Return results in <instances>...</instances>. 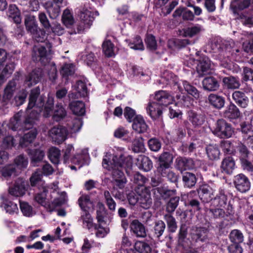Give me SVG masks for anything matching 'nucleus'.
Returning <instances> with one entry per match:
<instances>
[{
	"label": "nucleus",
	"mask_w": 253,
	"mask_h": 253,
	"mask_svg": "<svg viewBox=\"0 0 253 253\" xmlns=\"http://www.w3.org/2000/svg\"><path fill=\"white\" fill-rule=\"evenodd\" d=\"M116 156H113L112 162H109L106 158H104L102 162L103 167L109 170H112V183L115 186L120 189H123L127 182V180L123 172L122 163L116 162Z\"/></svg>",
	"instance_id": "nucleus-1"
},
{
	"label": "nucleus",
	"mask_w": 253,
	"mask_h": 253,
	"mask_svg": "<svg viewBox=\"0 0 253 253\" xmlns=\"http://www.w3.org/2000/svg\"><path fill=\"white\" fill-rule=\"evenodd\" d=\"M239 153V160L242 168L248 172L253 171V154L247 147L243 143H241L238 147Z\"/></svg>",
	"instance_id": "nucleus-2"
},
{
	"label": "nucleus",
	"mask_w": 253,
	"mask_h": 253,
	"mask_svg": "<svg viewBox=\"0 0 253 253\" xmlns=\"http://www.w3.org/2000/svg\"><path fill=\"white\" fill-rule=\"evenodd\" d=\"M155 201L154 205L157 208H160L163 205L161 200L167 201L176 194V190L169 189L167 187L160 186L155 189Z\"/></svg>",
	"instance_id": "nucleus-3"
},
{
	"label": "nucleus",
	"mask_w": 253,
	"mask_h": 253,
	"mask_svg": "<svg viewBox=\"0 0 253 253\" xmlns=\"http://www.w3.org/2000/svg\"><path fill=\"white\" fill-rule=\"evenodd\" d=\"M190 236L192 240L196 243H207L211 240L209 229L205 227H193Z\"/></svg>",
	"instance_id": "nucleus-4"
},
{
	"label": "nucleus",
	"mask_w": 253,
	"mask_h": 253,
	"mask_svg": "<svg viewBox=\"0 0 253 253\" xmlns=\"http://www.w3.org/2000/svg\"><path fill=\"white\" fill-rule=\"evenodd\" d=\"M215 125L213 133L218 136L230 138L234 133V128L231 125L224 119L218 120Z\"/></svg>",
	"instance_id": "nucleus-5"
},
{
	"label": "nucleus",
	"mask_w": 253,
	"mask_h": 253,
	"mask_svg": "<svg viewBox=\"0 0 253 253\" xmlns=\"http://www.w3.org/2000/svg\"><path fill=\"white\" fill-rule=\"evenodd\" d=\"M44 101V96L40 94V88L37 86L31 90L27 109H32L34 107L40 109L43 106Z\"/></svg>",
	"instance_id": "nucleus-6"
},
{
	"label": "nucleus",
	"mask_w": 253,
	"mask_h": 253,
	"mask_svg": "<svg viewBox=\"0 0 253 253\" xmlns=\"http://www.w3.org/2000/svg\"><path fill=\"white\" fill-rule=\"evenodd\" d=\"M233 183L236 190L241 193L247 192L251 187V182L248 177L243 173L234 177Z\"/></svg>",
	"instance_id": "nucleus-7"
},
{
	"label": "nucleus",
	"mask_w": 253,
	"mask_h": 253,
	"mask_svg": "<svg viewBox=\"0 0 253 253\" xmlns=\"http://www.w3.org/2000/svg\"><path fill=\"white\" fill-rule=\"evenodd\" d=\"M67 133L65 127L58 126H54L49 131V135L55 143L60 144L66 139Z\"/></svg>",
	"instance_id": "nucleus-8"
},
{
	"label": "nucleus",
	"mask_w": 253,
	"mask_h": 253,
	"mask_svg": "<svg viewBox=\"0 0 253 253\" xmlns=\"http://www.w3.org/2000/svg\"><path fill=\"white\" fill-rule=\"evenodd\" d=\"M198 161L191 158L179 157L175 160L176 169L179 171L195 168Z\"/></svg>",
	"instance_id": "nucleus-9"
},
{
	"label": "nucleus",
	"mask_w": 253,
	"mask_h": 253,
	"mask_svg": "<svg viewBox=\"0 0 253 253\" xmlns=\"http://www.w3.org/2000/svg\"><path fill=\"white\" fill-rule=\"evenodd\" d=\"M42 70L38 68L34 69L26 77L24 84L30 87L32 85L38 83L43 76Z\"/></svg>",
	"instance_id": "nucleus-10"
},
{
	"label": "nucleus",
	"mask_w": 253,
	"mask_h": 253,
	"mask_svg": "<svg viewBox=\"0 0 253 253\" xmlns=\"http://www.w3.org/2000/svg\"><path fill=\"white\" fill-rule=\"evenodd\" d=\"M241 114L238 107L232 102L227 105L223 112V117L230 120L238 119L241 116Z\"/></svg>",
	"instance_id": "nucleus-11"
},
{
	"label": "nucleus",
	"mask_w": 253,
	"mask_h": 253,
	"mask_svg": "<svg viewBox=\"0 0 253 253\" xmlns=\"http://www.w3.org/2000/svg\"><path fill=\"white\" fill-rule=\"evenodd\" d=\"M232 98L239 107L246 108L248 107L249 99L245 93L239 90H236L232 93Z\"/></svg>",
	"instance_id": "nucleus-12"
},
{
	"label": "nucleus",
	"mask_w": 253,
	"mask_h": 253,
	"mask_svg": "<svg viewBox=\"0 0 253 253\" xmlns=\"http://www.w3.org/2000/svg\"><path fill=\"white\" fill-rule=\"evenodd\" d=\"M198 194L199 198L203 203H208L213 200V190L208 185L201 186L198 190Z\"/></svg>",
	"instance_id": "nucleus-13"
},
{
	"label": "nucleus",
	"mask_w": 253,
	"mask_h": 253,
	"mask_svg": "<svg viewBox=\"0 0 253 253\" xmlns=\"http://www.w3.org/2000/svg\"><path fill=\"white\" fill-rule=\"evenodd\" d=\"M138 203L140 206L145 209H149L152 204V199L150 192L145 188L141 189L138 194Z\"/></svg>",
	"instance_id": "nucleus-14"
},
{
	"label": "nucleus",
	"mask_w": 253,
	"mask_h": 253,
	"mask_svg": "<svg viewBox=\"0 0 253 253\" xmlns=\"http://www.w3.org/2000/svg\"><path fill=\"white\" fill-rule=\"evenodd\" d=\"M155 99L161 106H167L172 103L173 97L165 90H160L155 95Z\"/></svg>",
	"instance_id": "nucleus-15"
},
{
	"label": "nucleus",
	"mask_w": 253,
	"mask_h": 253,
	"mask_svg": "<svg viewBox=\"0 0 253 253\" xmlns=\"http://www.w3.org/2000/svg\"><path fill=\"white\" fill-rule=\"evenodd\" d=\"M130 231L138 237H145L146 236L144 225L138 219H134L129 224Z\"/></svg>",
	"instance_id": "nucleus-16"
},
{
	"label": "nucleus",
	"mask_w": 253,
	"mask_h": 253,
	"mask_svg": "<svg viewBox=\"0 0 253 253\" xmlns=\"http://www.w3.org/2000/svg\"><path fill=\"white\" fill-rule=\"evenodd\" d=\"M221 171L230 175L232 174L235 169V161L231 156H227L224 158L221 164Z\"/></svg>",
	"instance_id": "nucleus-17"
},
{
	"label": "nucleus",
	"mask_w": 253,
	"mask_h": 253,
	"mask_svg": "<svg viewBox=\"0 0 253 253\" xmlns=\"http://www.w3.org/2000/svg\"><path fill=\"white\" fill-rule=\"evenodd\" d=\"M47 50L45 47L41 46L39 47H35L33 49L32 57L34 61H41L42 63L48 62L46 58Z\"/></svg>",
	"instance_id": "nucleus-18"
},
{
	"label": "nucleus",
	"mask_w": 253,
	"mask_h": 253,
	"mask_svg": "<svg viewBox=\"0 0 253 253\" xmlns=\"http://www.w3.org/2000/svg\"><path fill=\"white\" fill-rule=\"evenodd\" d=\"M211 61L207 57H204L198 61L197 72L199 77H202L210 72Z\"/></svg>",
	"instance_id": "nucleus-19"
},
{
	"label": "nucleus",
	"mask_w": 253,
	"mask_h": 253,
	"mask_svg": "<svg viewBox=\"0 0 253 253\" xmlns=\"http://www.w3.org/2000/svg\"><path fill=\"white\" fill-rule=\"evenodd\" d=\"M188 120L194 127H198L202 126L205 122L204 115L198 113L193 110L188 112Z\"/></svg>",
	"instance_id": "nucleus-20"
},
{
	"label": "nucleus",
	"mask_w": 253,
	"mask_h": 253,
	"mask_svg": "<svg viewBox=\"0 0 253 253\" xmlns=\"http://www.w3.org/2000/svg\"><path fill=\"white\" fill-rule=\"evenodd\" d=\"M202 85L205 90L209 91H216L219 88L218 81L213 77L205 78L202 82Z\"/></svg>",
	"instance_id": "nucleus-21"
},
{
	"label": "nucleus",
	"mask_w": 253,
	"mask_h": 253,
	"mask_svg": "<svg viewBox=\"0 0 253 253\" xmlns=\"http://www.w3.org/2000/svg\"><path fill=\"white\" fill-rule=\"evenodd\" d=\"M206 211L211 219L213 220H222L227 215L221 207L207 209Z\"/></svg>",
	"instance_id": "nucleus-22"
},
{
	"label": "nucleus",
	"mask_w": 253,
	"mask_h": 253,
	"mask_svg": "<svg viewBox=\"0 0 253 253\" xmlns=\"http://www.w3.org/2000/svg\"><path fill=\"white\" fill-rule=\"evenodd\" d=\"M227 204V197L223 189H219L213 198L211 205L217 207L224 208Z\"/></svg>",
	"instance_id": "nucleus-23"
},
{
	"label": "nucleus",
	"mask_w": 253,
	"mask_h": 253,
	"mask_svg": "<svg viewBox=\"0 0 253 253\" xmlns=\"http://www.w3.org/2000/svg\"><path fill=\"white\" fill-rule=\"evenodd\" d=\"M58 196L55 198L53 201L48 205V209L50 212L55 210L56 208L60 207L64 205L67 201L66 193L65 192L59 193Z\"/></svg>",
	"instance_id": "nucleus-24"
},
{
	"label": "nucleus",
	"mask_w": 253,
	"mask_h": 253,
	"mask_svg": "<svg viewBox=\"0 0 253 253\" xmlns=\"http://www.w3.org/2000/svg\"><path fill=\"white\" fill-rule=\"evenodd\" d=\"M133 129L138 133H143L147 131L148 126L143 117L140 115L136 116L132 124Z\"/></svg>",
	"instance_id": "nucleus-25"
},
{
	"label": "nucleus",
	"mask_w": 253,
	"mask_h": 253,
	"mask_svg": "<svg viewBox=\"0 0 253 253\" xmlns=\"http://www.w3.org/2000/svg\"><path fill=\"white\" fill-rule=\"evenodd\" d=\"M205 30L203 26L200 24L193 25L183 29V36L192 38L199 35Z\"/></svg>",
	"instance_id": "nucleus-26"
},
{
	"label": "nucleus",
	"mask_w": 253,
	"mask_h": 253,
	"mask_svg": "<svg viewBox=\"0 0 253 253\" xmlns=\"http://www.w3.org/2000/svg\"><path fill=\"white\" fill-rule=\"evenodd\" d=\"M146 110L150 116L153 119H156L162 114V107L157 102L150 103Z\"/></svg>",
	"instance_id": "nucleus-27"
},
{
	"label": "nucleus",
	"mask_w": 253,
	"mask_h": 253,
	"mask_svg": "<svg viewBox=\"0 0 253 253\" xmlns=\"http://www.w3.org/2000/svg\"><path fill=\"white\" fill-rule=\"evenodd\" d=\"M182 178L184 186L188 188L194 187L197 181V177L195 174L190 172H184Z\"/></svg>",
	"instance_id": "nucleus-28"
},
{
	"label": "nucleus",
	"mask_w": 253,
	"mask_h": 253,
	"mask_svg": "<svg viewBox=\"0 0 253 253\" xmlns=\"http://www.w3.org/2000/svg\"><path fill=\"white\" fill-rule=\"evenodd\" d=\"M208 100L211 106L217 109H221L225 105L224 97L216 94H211L208 97Z\"/></svg>",
	"instance_id": "nucleus-29"
},
{
	"label": "nucleus",
	"mask_w": 253,
	"mask_h": 253,
	"mask_svg": "<svg viewBox=\"0 0 253 253\" xmlns=\"http://www.w3.org/2000/svg\"><path fill=\"white\" fill-rule=\"evenodd\" d=\"M40 114L37 111L32 110L27 116L24 122V128L26 130L32 128L39 120Z\"/></svg>",
	"instance_id": "nucleus-30"
},
{
	"label": "nucleus",
	"mask_w": 253,
	"mask_h": 253,
	"mask_svg": "<svg viewBox=\"0 0 253 253\" xmlns=\"http://www.w3.org/2000/svg\"><path fill=\"white\" fill-rule=\"evenodd\" d=\"M37 135V131L36 128L32 129L29 132L25 133L20 140V146L22 147H27L34 141Z\"/></svg>",
	"instance_id": "nucleus-31"
},
{
	"label": "nucleus",
	"mask_w": 253,
	"mask_h": 253,
	"mask_svg": "<svg viewBox=\"0 0 253 253\" xmlns=\"http://www.w3.org/2000/svg\"><path fill=\"white\" fill-rule=\"evenodd\" d=\"M69 107L75 115L82 116L85 113V106L82 101H72L70 103Z\"/></svg>",
	"instance_id": "nucleus-32"
},
{
	"label": "nucleus",
	"mask_w": 253,
	"mask_h": 253,
	"mask_svg": "<svg viewBox=\"0 0 253 253\" xmlns=\"http://www.w3.org/2000/svg\"><path fill=\"white\" fill-rule=\"evenodd\" d=\"M1 175L4 178H10L16 172V159H14L11 164L3 167L0 170Z\"/></svg>",
	"instance_id": "nucleus-33"
},
{
	"label": "nucleus",
	"mask_w": 253,
	"mask_h": 253,
	"mask_svg": "<svg viewBox=\"0 0 253 253\" xmlns=\"http://www.w3.org/2000/svg\"><path fill=\"white\" fill-rule=\"evenodd\" d=\"M25 25L27 31L31 34L39 28L34 16L26 15L25 18Z\"/></svg>",
	"instance_id": "nucleus-34"
},
{
	"label": "nucleus",
	"mask_w": 253,
	"mask_h": 253,
	"mask_svg": "<svg viewBox=\"0 0 253 253\" xmlns=\"http://www.w3.org/2000/svg\"><path fill=\"white\" fill-rule=\"evenodd\" d=\"M180 198L176 195L169 199L166 204V211L167 213L172 214L179 205Z\"/></svg>",
	"instance_id": "nucleus-35"
},
{
	"label": "nucleus",
	"mask_w": 253,
	"mask_h": 253,
	"mask_svg": "<svg viewBox=\"0 0 253 253\" xmlns=\"http://www.w3.org/2000/svg\"><path fill=\"white\" fill-rule=\"evenodd\" d=\"M165 229L166 224L163 221L160 220L156 221L152 230L154 237L160 239L163 235Z\"/></svg>",
	"instance_id": "nucleus-36"
},
{
	"label": "nucleus",
	"mask_w": 253,
	"mask_h": 253,
	"mask_svg": "<svg viewBox=\"0 0 253 253\" xmlns=\"http://www.w3.org/2000/svg\"><path fill=\"white\" fill-rule=\"evenodd\" d=\"M222 82L224 85L228 89H238L240 86L239 81L233 76L223 78Z\"/></svg>",
	"instance_id": "nucleus-37"
},
{
	"label": "nucleus",
	"mask_w": 253,
	"mask_h": 253,
	"mask_svg": "<svg viewBox=\"0 0 253 253\" xmlns=\"http://www.w3.org/2000/svg\"><path fill=\"white\" fill-rule=\"evenodd\" d=\"M208 157L211 160H218L220 154V151L216 145H209L206 147Z\"/></svg>",
	"instance_id": "nucleus-38"
},
{
	"label": "nucleus",
	"mask_w": 253,
	"mask_h": 253,
	"mask_svg": "<svg viewBox=\"0 0 253 253\" xmlns=\"http://www.w3.org/2000/svg\"><path fill=\"white\" fill-rule=\"evenodd\" d=\"M139 167L146 171H149L153 167V163L149 157L140 156L137 158Z\"/></svg>",
	"instance_id": "nucleus-39"
},
{
	"label": "nucleus",
	"mask_w": 253,
	"mask_h": 253,
	"mask_svg": "<svg viewBox=\"0 0 253 253\" xmlns=\"http://www.w3.org/2000/svg\"><path fill=\"white\" fill-rule=\"evenodd\" d=\"M229 239L231 243L241 244L244 241V236L240 230L234 229L230 232Z\"/></svg>",
	"instance_id": "nucleus-40"
},
{
	"label": "nucleus",
	"mask_w": 253,
	"mask_h": 253,
	"mask_svg": "<svg viewBox=\"0 0 253 253\" xmlns=\"http://www.w3.org/2000/svg\"><path fill=\"white\" fill-rule=\"evenodd\" d=\"M164 218L167 224L169 231L171 233L175 232L177 228V222L175 218L171 214L167 213L164 215Z\"/></svg>",
	"instance_id": "nucleus-41"
},
{
	"label": "nucleus",
	"mask_w": 253,
	"mask_h": 253,
	"mask_svg": "<svg viewBox=\"0 0 253 253\" xmlns=\"http://www.w3.org/2000/svg\"><path fill=\"white\" fill-rule=\"evenodd\" d=\"M16 91V82L14 80L8 83L6 85L3 95L4 99L10 100L13 97Z\"/></svg>",
	"instance_id": "nucleus-42"
},
{
	"label": "nucleus",
	"mask_w": 253,
	"mask_h": 253,
	"mask_svg": "<svg viewBox=\"0 0 253 253\" xmlns=\"http://www.w3.org/2000/svg\"><path fill=\"white\" fill-rule=\"evenodd\" d=\"M145 148L142 137H136L132 142V150L135 153H143Z\"/></svg>",
	"instance_id": "nucleus-43"
},
{
	"label": "nucleus",
	"mask_w": 253,
	"mask_h": 253,
	"mask_svg": "<svg viewBox=\"0 0 253 253\" xmlns=\"http://www.w3.org/2000/svg\"><path fill=\"white\" fill-rule=\"evenodd\" d=\"M66 115V111L63 106L61 104H57L52 116L53 120L59 122L64 119Z\"/></svg>",
	"instance_id": "nucleus-44"
},
{
	"label": "nucleus",
	"mask_w": 253,
	"mask_h": 253,
	"mask_svg": "<svg viewBox=\"0 0 253 253\" xmlns=\"http://www.w3.org/2000/svg\"><path fill=\"white\" fill-rule=\"evenodd\" d=\"M107 214V211L104 205L101 203L97 204V209L96 211V219L99 223L105 222V218Z\"/></svg>",
	"instance_id": "nucleus-45"
},
{
	"label": "nucleus",
	"mask_w": 253,
	"mask_h": 253,
	"mask_svg": "<svg viewBox=\"0 0 253 253\" xmlns=\"http://www.w3.org/2000/svg\"><path fill=\"white\" fill-rule=\"evenodd\" d=\"M48 157L52 163L58 164L60 158V151L58 148L52 147L48 150Z\"/></svg>",
	"instance_id": "nucleus-46"
},
{
	"label": "nucleus",
	"mask_w": 253,
	"mask_h": 253,
	"mask_svg": "<svg viewBox=\"0 0 253 253\" xmlns=\"http://www.w3.org/2000/svg\"><path fill=\"white\" fill-rule=\"evenodd\" d=\"M42 173L40 169H38L31 175L30 181L32 186H36L39 184H43Z\"/></svg>",
	"instance_id": "nucleus-47"
},
{
	"label": "nucleus",
	"mask_w": 253,
	"mask_h": 253,
	"mask_svg": "<svg viewBox=\"0 0 253 253\" xmlns=\"http://www.w3.org/2000/svg\"><path fill=\"white\" fill-rule=\"evenodd\" d=\"M173 156L169 152H164L159 157V164L171 165L172 164Z\"/></svg>",
	"instance_id": "nucleus-48"
},
{
	"label": "nucleus",
	"mask_w": 253,
	"mask_h": 253,
	"mask_svg": "<svg viewBox=\"0 0 253 253\" xmlns=\"http://www.w3.org/2000/svg\"><path fill=\"white\" fill-rule=\"evenodd\" d=\"M62 21L64 25L67 28H70L74 23V19L70 11L66 9L63 13Z\"/></svg>",
	"instance_id": "nucleus-49"
},
{
	"label": "nucleus",
	"mask_w": 253,
	"mask_h": 253,
	"mask_svg": "<svg viewBox=\"0 0 253 253\" xmlns=\"http://www.w3.org/2000/svg\"><path fill=\"white\" fill-rule=\"evenodd\" d=\"M78 203L83 212L88 211L89 206L92 204L89 196L87 195H83L80 197L78 199Z\"/></svg>",
	"instance_id": "nucleus-50"
},
{
	"label": "nucleus",
	"mask_w": 253,
	"mask_h": 253,
	"mask_svg": "<svg viewBox=\"0 0 253 253\" xmlns=\"http://www.w3.org/2000/svg\"><path fill=\"white\" fill-rule=\"evenodd\" d=\"M183 85L187 92L193 96L195 98L198 99L200 98L201 94L200 91L194 86L192 85L188 82L184 81Z\"/></svg>",
	"instance_id": "nucleus-51"
},
{
	"label": "nucleus",
	"mask_w": 253,
	"mask_h": 253,
	"mask_svg": "<svg viewBox=\"0 0 253 253\" xmlns=\"http://www.w3.org/2000/svg\"><path fill=\"white\" fill-rule=\"evenodd\" d=\"M103 196L105 200V203L109 210L114 211L116 210V204L110 192L108 190H105L103 192Z\"/></svg>",
	"instance_id": "nucleus-52"
},
{
	"label": "nucleus",
	"mask_w": 253,
	"mask_h": 253,
	"mask_svg": "<svg viewBox=\"0 0 253 253\" xmlns=\"http://www.w3.org/2000/svg\"><path fill=\"white\" fill-rule=\"evenodd\" d=\"M134 248L139 253H150L151 251V248L149 244L142 241L136 242Z\"/></svg>",
	"instance_id": "nucleus-53"
},
{
	"label": "nucleus",
	"mask_w": 253,
	"mask_h": 253,
	"mask_svg": "<svg viewBox=\"0 0 253 253\" xmlns=\"http://www.w3.org/2000/svg\"><path fill=\"white\" fill-rule=\"evenodd\" d=\"M114 47L113 43L109 40L104 42L102 44L103 51L105 55L108 57L115 55Z\"/></svg>",
	"instance_id": "nucleus-54"
},
{
	"label": "nucleus",
	"mask_w": 253,
	"mask_h": 253,
	"mask_svg": "<svg viewBox=\"0 0 253 253\" xmlns=\"http://www.w3.org/2000/svg\"><path fill=\"white\" fill-rule=\"evenodd\" d=\"M45 8L50 18L52 19L57 17L60 12L59 5L54 6L51 3H46Z\"/></svg>",
	"instance_id": "nucleus-55"
},
{
	"label": "nucleus",
	"mask_w": 253,
	"mask_h": 253,
	"mask_svg": "<svg viewBox=\"0 0 253 253\" xmlns=\"http://www.w3.org/2000/svg\"><path fill=\"white\" fill-rule=\"evenodd\" d=\"M28 182L22 178L17 179V197L23 196L26 191V187L28 186Z\"/></svg>",
	"instance_id": "nucleus-56"
},
{
	"label": "nucleus",
	"mask_w": 253,
	"mask_h": 253,
	"mask_svg": "<svg viewBox=\"0 0 253 253\" xmlns=\"http://www.w3.org/2000/svg\"><path fill=\"white\" fill-rule=\"evenodd\" d=\"M129 47L134 50H143L144 49V46L142 39L139 36H136L132 41L128 42Z\"/></svg>",
	"instance_id": "nucleus-57"
},
{
	"label": "nucleus",
	"mask_w": 253,
	"mask_h": 253,
	"mask_svg": "<svg viewBox=\"0 0 253 253\" xmlns=\"http://www.w3.org/2000/svg\"><path fill=\"white\" fill-rule=\"evenodd\" d=\"M81 16L84 21V24H87L88 26L92 24V23L94 19V13L87 9L83 10L81 13Z\"/></svg>",
	"instance_id": "nucleus-58"
},
{
	"label": "nucleus",
	"mask_w": 253,
	"mask_h": 253,
	"mask_svg": "<svg viewBox=\"0 0 253 253\" xmlns=\"http://www.w3.org/2000/svg\"><path fill=\"white\" fill-rule=\"evenodd\" d=\"M32 163L34 166H36L37 163L42 161L44 157L43 151L40 149H35L31 153Z\"/></svg>",
	"instance_id": "nucleus-59"
},
{
	"label": "nucleus",
	"mask_w": 253,
	"mask_h": 253,
	"mask_svg": "<svg viewBox=\"0 0 253 253\" xmlns=\"http://www.w3.org/2000/svg\"><path fill=\"white\" fill-rule=\"evenodd\" d=\"M80 218L87 229H89L93 226V219L88 211L83 212Z\"/></svg>",
	"instance_id": "nucleus-60"
},
{
	"label": "nucleus",
	"mask_w": 253,
	"mask_h": 253,
	"mask_svg": "<svg viewBox=\"0 0 253 253\" xmlns=\"http://www.w3.org/2000/svg\"><path fill=\"white\" fill-rule=\"evenodd\" d=\"M33 39L37 42H43L46 39L45 32L44 30L39 28L36 31L31 34Z\"/></svg>",
	"instance_id": "nucleus-61"
},
{
	"label": "nucleus",
	"mask_w": 253,
	"mask_h": 253,
	"mask_svg": "<svg viewBox=\"0 0 253 253\" xmlns=\"http://www.w3.org/2000/svg\"><path fill=\"white\" fill-rule=\"evenodd\" d=\"M220 146L224 153L232 154L234 152L233 145L229 140H222L220 142Z\"/></svg>",
	"instance_id": "nucleus-62"
},
{
	"label": "nucleus",
	"mask_w": 253,
	"mask_h": 253,
	"mask_svg": "<svg viewBox=\"0 0 253 253\" xmlns=\"http://www.w3.org/2000/svg\"><path fill=\"white\" fill-rule=\"evenodd\" d=\"M75 66L73 64H65L60 71L63 77H67L72 75L75 72Z\"/></svg>",
	"instance_id": "nucleus-63"
},
{
	"label": "nucleus",
	"mask_w": 253,
	"mask_h": 253,
	"mask_svg": "<svg viewBox=\"0 0 253 253\" xmlns=\"http://www.w3.org/2000/svg\"><path fill=\"white\" fill-rule=\"evenodd\" d=\"M249 7L253 8V0H243L237 4V12L233 13L235 15H239L240 14L239 12V10H243Z\"/></svg>",
	"instance_id": "nucleus-64"
}]
</instances>
